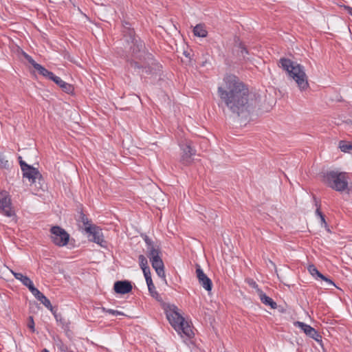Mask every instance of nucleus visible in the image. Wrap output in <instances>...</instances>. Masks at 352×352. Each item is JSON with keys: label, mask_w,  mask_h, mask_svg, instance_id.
Listing matches in <instances>:
<instances>
[{"label": "nucleus", "mask_w": 352, "mask_h": 352, "mask_svg": "<svg viewBox=\"0 0 352 352\" xmlns=\"http://www.w3.org/2000/svg\"><path fill=\"white\" fill-rule=\"evenodd\" d=\"M220 103L237 117L249 116L258 102L248 86L234 74H227L217 88Z\"/></svg>", "instance_id": "obj_1"}, {"label": "nucleus", "mask_w": 352, "mask_h": 352, "mask_svg": "<svg viewBox=\"0 0 352 352\" xmlns=\"http://www.w3.org/2000/svg\"><path fill=\"white\" fill-rule=\"evenodd\" d=\"M122 26L123 36L126 38V42L133 44L130 47L131 58L127 59L129 65L142 74L151 75L160 70L161 65L146 49L144 41L136 36L132 25L128 21H124Z\"/></svg>", "instance_id": "obj_2"}, {"label": "nucleus", "mask_w": 352, "mask_h": 352, "mask_svg": "<svg viewBox=\"0 0 352 352\" xmlns=\"http://www.w3.org/2000/svg\"><path fill=\"white\" fill-rule=\"evenodd\" d=\"M278 65L286 72L289 77L295 80L300 90L307 89L309 87L308 78L302 65L284 57L280 58Z\"/></svg>", "instance_id": "obj_3"}, {"label": "nucleus", "mask_w": 352, "mask_h": 352, "mask_svg": "<svg viewBox=\"0 0 352 352\" xmlns=\"http://www.w3.org/2000/svg\"><path fill=\"white\" fill-rule=\"evenodd\" d=\"M165 311L168 320L179 335L182 336V334H184L189 338L194 336L190 325L178 312L177 306L175 305H168Z\"/></svg>", "instance_id": "obj_4"}, {"label": "nucleus", "mask_w": 352, "mask_h": 352, "mask_svg": "<svg viewBox=\"0 0 352 352\" xmlns=\"http://www.w3.org/2000/svg\"><path fill=\"white\" fill-rule=\"evenodd\" d=\"M349 175L346 172H340L338 170L327 171L323 175V183L331 189L343 192L348 189Z\"/></svg>", "instance_id": "obj_5"}, {"label": "nucleus", "mask_w": 352, "mask_h": 352, "mask_svg": "<svg viewBox=\"0 0 352 352\" xmlns=\"http://www.w3.org/2000/svg\"><path fill=\"white\" fill-rule=\"evenodd\" d=\"M51 241L58 247L66 245L69 240V234L58 226H54L50 228Z\"/></svg>", "instance_id": "obj_6"}, {"label": "nucleus", "mask_w": 352, "mask_h": 352, "mask_svg": "<svg viewBox=\"0 0 352 352\" xmlns=\"http://www.w3.org/2000/svg\"><path fill=\"white\" fill-rule=\"evenodd\" d=\"M85 231L89 234V240L98 244L102 248L107 246V241L104 240L102 230L98 226L89 225L85 227Z\"/></svg>", "instance_id": "obj_7"}, {"label": "nucleus", "mask_w": 352, "mask_h": 352, "mask_svg": "<svg viewBox=\"0 0 352 352\" xmlns=\"http://www.w3.org/2000/svg\"><path fill=\"white\" fill-rule=\"evenodd\" d=\"M11 206V199L8 192L5 190L0 191V212L8 217L15 216V212Z\"/></svg>", "instance_id": "obj_8"}, {"label": "nucleus", "mask_w": 352, "mask_h": 352, "mask_svg": "<svg viewBox=\"0 0 352 352\" xmlns=\"http://www.w3.org/2000/svg\"><path fill=\"white\" fill-rule=\"evenodd\" d=\"M21 168L23 177L28 179L31 184L34 183L36 179H42V175L38 168L28 164L26 162H21Z\"/></svg>", "instance_id": "obj_9"}, {"label": "nucleus", "mask_w": 352, "mask_h": 352, "mask_svg": "<svg viewBox=\"0 0 352 352\" xmlns=\"http://www.w3.org/2000/svg\"><path fill=\"white\" fill-rule=\"evenodd\" d=\"M143 239L146 245V254L149 259L151 260L155 256H160L161 250L160 246L155 243L147 235H144Z\"/></svg>", "instance_id": "obj_10"}, {"label": "nucleus", "mask_w": 352, "mask_h": 352, "mask_svg": "<svg viewBox=\"0 0 352 352\" xmlns=\"http://www.w3.org/2000/svg\"><path fill=\"white\" fill-rule=\"evenodd\" d=\"M295 326L300 327L303 332L316 342H322V336L312 327L302 322L297 321L294 323Z\"/></svg>", "instance_id": "obj_11"}, {"label": "nucleus", "mask_w": 352, "mask_h": 352, "mask_svg": "<svg viewBox=\"0 0 352 352\" xmlns=\"http://www.w3.org/2000/svg\"><path fill=\"white\" fill-rule=\"evenodd\" d=\"M196 274L199 284L207 291L210 292L212 289V282L210 278L204 272L199 264H196Z\"/></svg>", "instance_id": "obj_12"}, {"label": "nucleus", "mask_w": 352, "mask_h": 352, "mask_svg": "<svg viewBox=\"0 0 352 352\" xmlns=\"http://www.w3.org/2000/svg\"><path fill=\"white\" fill-rule=\"evenodd\" d=\"M182 155L180 162L186 166L190 164L192 162V157L196 154V150L188 142L182 145Z\"/></svg>", "instance_id": "obj_13"}, {"label": "nucleus", "mask_w": 352, "mask_h": 352, "mask_svg": "<svg viewBox=\"0 0 352 352\" xmlns=\"http://www.w3.org/2000/svg\"><path fill=\"white\" fill-rule=\"evenodd\" d=\"M133 287L128 280H118L114 283L113 289L116 293L126 294L132 291Z\"/></svg>", "instance_id": "obj_14"}, {"label": "nucleus", "mask_w": 352, "mask_h": 352, "mask_svg": "<svg viewBox=\"0 0 352 352\" xmlns=\"http://www.w3.org/2000/svg\"><path fill=\"white\" fill-rule=\"evenodd\" d=\"M235 47H236V56L239 57L240 60H243L245 61L250 60V58L248 56L250 52L247 47L243 42L239 41L238 43H236L235 45Z\"/></svg>", "instance_id": "obj_15"}, {"label": "nucleus", "mask_w": 352, "mask_h": 352, "mask_svg": "<svg viewBox=\"0 0 352 352\" xmlns=\"http://www.w3.org/2000/svg\"><path fill=\"white\" fill-rule=\"evenodd\" d=\"M313 199L314 200L315 206L316 207V216L319 217V218L320 219V225H321V226L322 227H324L325 229L328 232H330V230L329 228L328 224H327V223L325 221V216H324V214L320 210L321 205H320V201L317 200V199H316V197L315 196H313Z\"/></svg>", "instance_id": "obj_16"}, {"label": "nucleus", "mask_w": 352, "mask_h": 352, "mask_svg": "<svg viewBox=\"0 0 352 352\" xmlns=\"http://www.w3.org/2000/svg\"><path fill=\"white\" fill-rule=\"evenodd\" d=\"M35 298L54 314L56 320H58L56 311L54 310V307H52L50 300L42 292L39 294V296H37Z\"/></svg>", "instance_id": "obj_17"}, {"label": "nucleus", "mask_w": 352, "mask_h": 352, "mask_svg": "<svg viewBox=\"0 0 352 352\" xmlns=\"http://www.w3.org/2000/svg\"><path fill=\"white\" fill-rule=\"evenodd\" d=\"M258 296L261 301L265 305L270 306L272 309H276L277 304L272 298L267 296L262 290H258Z\"/></svg>", "instance_id": "obj_18"}, {"label": "nucleus", "mask_w": 352, "mask_h": 352, "mask_svg": "<svg viewBox=\"0 0 352 352\" xmlns=\"http://www.w3.org/2000/svg\"><path fill=\"white\" fill-rule=\"evenodd\" d=\"M54 82L59 86L61 89L67 93V94H72L74 91V87L65 81H63L60 77H57L56 79H54Z\"/></svg>", "instance_id": "obj_19"}, {"label": "nucleus", "mask_w": 352, "mask_h": 352, "mask_svg": "<svg viewBox=\"0 0 352 352\" xmlns=\"http://www.w3.org/2000/svg\"><path fill=\"white\" fill-rule=\"evenodd\" d=\"M194 35L199 37H206L208 34V32L204 28L203 24H197L193 29Z\"/></svg>", "instance_id": "obj_20"}, {"label": "nucleus", "mask_w": 352, "mask_h": 352, "mask_svg": "<svg viewBox=\"0 0 352 352\" xmlns=\"http://www.w3.org/2000/svg\"><path fill=\"white\" fill-rule=\"evenodd\" d=\"M150 261L155 270L164 267V262L160 256L153 257Z\"/></svg>", "instance_id": "obj_21"}, {"label": "nucleus", "mask_w": 352, "mask_h": 352, "mask_svg": "<svg viewBox=\"0 0 352 352\" xmlns=\"http://www.w3.org/2000/svg\"><path fill=\"white\" fill-rule=\"evenodd\" d=\"M14 277L21 282V283L25 286V285L31 280L27 276L23 275L21 273L16 272L13 270H10Z\"/></svg>", "instance_id": "obj_22"}, {"label": "nucleus", "mask_w": 352, "mask_h": 352, "mask_svg": "<svg viewBox=\"0 0 352 352\" xmlns=\"http://www.w3.org/2000/svg\"><path fill=\"white\" fill-rule=\"evenodd\" d=\"M56 346L60 352H74L67 344H65L60 339L55 341Z\"/></svg>", "instance_id": "obj_23"}, {"label": "nucleus", "mask_w": 352, "mask_h": 352, "mask_svg": "<svg viewBox=\"0 0 352 352\" xmlns=\"http://www.w3.org/2000/svg\"><path fill=\"white\" fill-rule=\"evenodd\" d=\"M148 292H149L150 295L153 298H155L158 302H161L162 300V297L160 296L159 293L157 292L156 288H155L154 284L152 286L148 285Z\"/></svg>", "instance_id": "obj_24"}, {"label": "nucleus", "mask_w": 352, "mask_h": 352, "mask_svg": "<svg viewBox=\"0 0 352 352\" xmlns=\"http://www.w3.org/2000/svg\"><path fill=\"white\" fill-rule=\"evenodd\" d=\"M138 261L140 268L142 271L147 270L150 269V267L148 265V261L146 258L143 255L140 254L138 256Z\"/></svg>", "instance_id": "obj_25"}, {"label": "nucleus", "mask_w": 352, "mask_h": 352, "mask_svg": "<svg viewBox=\"0 0 352 352\" xmlns=\"http://www.w3.org/2000/svg\"><path fill=\"white\" fill-rule=\"evenodd\" d=\"M25 286L29 289L34 297L39 296L41 292L34 287L33 282L31 280L25 285Z\"/></svg>", "instance_id": "obj_26"}, {"label": "nucleus", "mask_w": 352, "mask_h": 352, "mask_svg": "<svg viewBox=\"0 0 352 352\" xmlns=\"http://www.w3.org/2000/svg\"><path fill=\"white\" fill-rule=\"evenodd\" d=\"M32 67L38 72V73L42 75L43 76L45 77L46 74H47V69H45L44 67H43L41 65L37 63L36 62H35Z\"/></svg>", "instance_id": "obj_27"}, {"label": "nucleus", "mask_w": 352, "mask_h": 352, "mask_svg": "<svg viewBox=\"0 0 352 352\" xmlns=\"http://www.w3.org/2000/svg\"><path fill=\"white\" fill-rule=\"evenodd\" d=\"M339 148L342 152L346 153L352 149V144H348L344 141H340Z\"/></svg>", "instance_id": "obj_28"}, {"label": "nucleus", "mask_w": 352, "mask_h": 352, "mask_svg": "<svg viewBox=\"0 0 352 352\" xmlns=\"http://www.w3.org/2000/svg\"><path fill=\"white\" fill-rule=\"evenodd\" d=\"M142 272H143V274H144V278H145L147 286H148V285L152 286L153 285V280H152V278H151V270L148 269L147 270H144V271H142Z\"/></svg>", "instance_id": "obj_29"}, {"label": "nucleus", "mask_w": 352, "mask_h": 352, "mask_svg": "<svg viewBox=\"0 0 352 352\" xmlns=\"http://www.w3.org/2000/svg\"><path fill=\"white\" fill-rule=\"evenodd\" d=\"M309 272L313 276L319 278L321 273L317 270L316 266L313 264L309 265L307 267Z\"/></svg>", "instance_id": "obj_30"}, {"label": "nucleus", "mask_w": 352, "mask_h": 352, "mask_svg": "<svg viewBox=\"0 0 352 352\" xmlns=\"http://www.w3.org/2000/svg\"><path fill=\"white\" fill-rule=\"evenodd\" d=\"M78 221H81L85 226V227L89 226V225H91L89 223L88 217L86 216V214H85L82 212V211H81L80 212Z\"/></svg>", "instance_id": "obj_31"}, {"label": "nucleus", "mask_w": 352, "mask_h": 352, "mask_svg": "<svg viewBox=\"0 0 352 352\" xmlns=\"http://www.w3.org/2000/svg\"><path fill=\"white\" fill-rule=\"evenodd\" d=\"M245 282L247 284H248L249 286H250L252 288L256 289L258 294V290H261L258 287V284L256 283V281L253 278H246Z\"/></svg>", "instance_id": "obj_32"}, {"label": "nucleus", "mask_w": 352, "mask_h": 352, "mask_svg": "<svg viewBox=\"0 0 352 352\" xmlns=\"http://www.w3.org/2000/svg\"><path fill=\"white\" fill-rule=\"evenodd\" d=\"M102 310L103 312L108 313L109 314H112L113 316H124V314L119 311L113 310L111 309H107L105 307H102Z\"/></svg>", "instance_id": "obj_33"}, {"label": "nucleus", "mask_w": 352, "mask_h": 352, "mask_svg": "<svg viewBox=\"0 0 352 352\" xmlns=\"http://www.w3.org/2000/svg\"><path fill=\"white\" fill-rule=\"evenodd\" d=\"M9 164L8 160H6L2 154L0 153V168H8Z\"/></svg>", "instance_id": "obj_34"}, {"label": "nucleus", "mask_w": 352, "mask_h": 352, "mask_svg": "<svg viewBox=\"0 0 352 352\" xmlns=\"http://www.w3.org/2000/svg\"><path fill=\"white\" fill-rule=\"evenodd\" d=\"M155 272H156L157 276L159 277H160L161 278H162L164 280L165 283H166L164 267L161 268V269L159 268L157 270H155Z\"/></svg>", "instance_id": "obj_35"}, {"label": "nucleus", "mask_w": 352, "mask_h": 352, "mask_svg": "<svg viewBox=\"0 0 352 352\" xmlns=\"http://www.w3.org/2000/svg\"><path fill=\"white\" fill-rule=\"evenodd\" d=\"M28 327L32 331V332L35 331L34 318L32 316L28 318Z\"/></svg>", "instance_id": "obj_36"}, {"label": "nucleus", "mask_w": 352, "mask_h": 352, "mask_svg": "<svg viewBox=\"0 0 352 352\" xmlns=\"http://www.w3.org/2000/svg\"><path fill=\"white\" fill-rule=\"evenodd\" d=\"M22 54L23 56V57L28 60V62L31 64L32 65H33V64L36 62L31 56H30L29 54H28L26 52H22Z\"/></svg>", "instance_id": "obj_37"}, {"label": "nucleus", "mask_w": 352, "mask_h": 352, "mask_svg": "<svg viewBox=\"0 0 352 352\" xmlns=\"http://www.w3.org/2000/svg\"><path fill=\"white\" fill-rule=\"evenodd\" d=\"M319 278L320 279L323 280L324 281H325L326 283H327L329 285H333V286H336L334 283L329 278L325 276L322 274H320Z\"/></svg>", "instance_id": "obj_38"}, {"label": "nucleus", "mask_w": 352, "mask_h": 352, "mask_svg": "<svg viewBox=\"0 0 352 352\" xmlns=\"http://www.w3.org/2000/svg\"><path fill=\"white\" fill-rule=\"evenodd\" d=\"M58 76L54 74L52 72L47 71L45 78L52 80L54 82V79H56Z\"/></svg>", "instance_id": "obj_39"}, {"label": "nucleus", "mask_w": 352, "mask_h": 352, "mask_svg": "<svg viewBox=\"0 0 352 352\" xmlns=\"http://www.w3.org/2000/svg\"><path fill=\"white\" fill-rule=\"evenodd\" d=\"M344 10H346L349 14L352 16V8L349 6H344Z\"/></svg>", "instance_id": "obj_40"}, {"label": "nucleus", "mask_w": 352, "mask_h": 352, "mask_svg": "<svg viewBox=\"0 0 352 352\" xmlns=\"http://www.w3.org/2000/svg\"><path fill=\"white\" fill-rule=\"evenodd\" d=\"M57 316H58V320H56V321H57V322H60L62 324H64L65 323V319H63V318H61V316H60V314H59V315H58V314H57Z\"/></svg>", "instance_id": "obj_41"}, {"label": "nucleus", "mask_w": 352, "mask_h": 352, "mask_svg": "<svg viewBox=\"0 0 352 352\" xmlns=\"http://www.w3.org/2000/svg\"><path fill=\"white\" fill-rule=\"evenodd\" d=\"M19 159V164L21 165V162H25L23 160H22V157L21 156H19L18 157Z\"/></svg>", "instance_id": "obj_42"}, {"label": "nucleus", "mask_w": 352, "mask_h": 352, "mask_svg": "<svg viewBox=\"0 0 352 352\" xmlns=\"http://www.w3.org/2000/svg\"><path fill=\"white\" fill-rule=\"evenodd\" d=\"M184 55H185L186 57L189 56V55H190V54H189V53H188V52H184Z\"/></svg>", "instance_id": "obj_43"}, {"label": "nucleus", "mask_w": 352, "mask_h": 352, "mask_svg": "<svg viewBox=\"0 0 352 352\" xmlns=\"http://www.w3.org/2000/svg\"><path fill=\"white\" fill-rule=\"evenodd\" d=\"M41 352H50L47 349H44Z\"/></svg>", "instance_id": "obj_44"}]
</instances>
